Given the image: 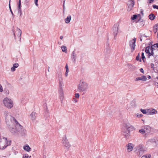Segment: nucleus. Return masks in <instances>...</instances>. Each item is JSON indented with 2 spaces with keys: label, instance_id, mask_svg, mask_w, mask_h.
I'll return each mask as SVG.
<instances>
[{
  "label": "nucleus",
  "instance_id": "f257e3e1",
  "mask_svg": "<svg viewBox=\"0 0 158 158\" xmlns=\"http://www.w3.org/2000/svg\"><path fill=\"white\" fill-rule=\"evenodd\" d=\"M13 124L10 125L9 127L10 132L14 135H24L26 133V130L23 129V127L15 120L12 122Z\"/></svg>",
  "mask_w": 158,
  "mask_h": 158
},
{
  "label": "nucleus",
  "instance_id": "f03ea898",
  "mask_svg": "<svg viewBox=\"0 0 158 158\" xmlns=\"http://www.w3.org/2000/svg\"><path fill=\"white\" fill-rule=\"evenodd\" d=\"M123 126L124 127L122 129L123 135L126 138L128 139L130 136V130H133L134 127L129 123L125 121Z\"/></svg>",
  "mask_w": 158,
  "mask_h": 158
},
{
  "label": "nucleus",
  "instance_id": "7ed1b4c3",
  "mask_svg": "<svg viewBox=\"0 0 158 158\" xmlns=\"http://www.w3.org/2000/svg\"><path fill=\"white\" fill-rule=\"evenodd\" d=\"M2 102L4 106L7 108L10 109L13 107L14 104L13 101L8 97L5 98Z\"/></svg>",
  "mask_w": 158,
  "mask_h": 158
},
{
  "label": "nucleus",
  "instance_id": "20e7f679",
  "mask_svg": "<svg viewBox=\"0 0 158 158\" xmlns=\"http://www.w3.org/2000/svg\"><path fill=\"white\" fill-rule=\"evenodd\" d=\"M11 141L7 140L6 138L0 139V149H5L7 146L10 145Z\"/></svg>",
  "mask_w": 158,
  "mask_h": 158
},
{
  "label": "nucleus",
  "instance_id": "39448f33",
  "mask_svg": "<svg viewBox=\"0 0 158 158\" xmlns=\"http://www.w3.org/2000/svg\"><path fill=\"white\" fill-rule=\"evenodd\" d=\"M89 88V85L86 81L84 80L80 81V92H85Z\"/></svg>",
  "mask_w": 158,
  "mask_h": 158
},
{
  "label": "nucleus",
  "instance_id": "423d86ee",
  "mask_svg": "<svg viewBox=\"0 0 158 158\" xmlns=\"http://www.w3.org/2000/svg\"><path fill=\"white\" fill-rule=\"evenodd\" d=\"M136 151L139 156H141L146 151L145 148L142 145H139L136 147Z\"/></svg>",
  "mask_w": 158,
  "mask_h": 158
},
{
  "label": "nucleus",
  "instance_id": "0eeeda50",
  "mask_svg": "<svg viewBox=\"0 0 158 158\" xmlns=\"http://www.w3.org/2000/svg\"><path fill=\"white\" fill-rule=\"evenodd\" d=\"M4 114L6 121H8L9 120H10L11 122L15 121L16 119L11 115L10 113L8 111H5L4 112Z\"/></svg>",
  "mask_w": 158,
  "mask_h": 158
},
{
  "label": "nucleus",
  "instance_id": "6e6552de",
  "mask_svg": "<svg viewBox=\"0 0 158 158\" xmlns=\"http://www.w3.org/2000/svg\"><path fill=\"white\" fill-rule=\"evenodd\" d=\"M141 111L143 114H153L157 113V111L154 109L151 110L149 109H142L140 110Z\"/></svg>",
  "mask_w": 158,
  "mask_h": 158
},
{
  "label": "nucleus",
  "instance_id": "1a4fd4ad",
  "mask_svg": "<svg viewBox=\"0 0 158 158\" xmlns=\"http://www.w3.org/2000/svg\"><path fill=\"white\" fill-rule=\"evenodd\" d=\"M62 143L64 146L66 148V149H68L71 147V145L68 142L66 136H64L63 137L62 140Z\"/></svg>",
  "mask_w": 158,
  "mask_h": 158
},
{
  "label": "nucleus",
  "instance_id": "9d476101",
  "mask_svg": "<svg viewBox=\"0 0 158 158\" xmlns=\"http://www.w3.org/2000/svg\"><path fill=\"white\" fill-rule=\"evenodd\" d=\"M119 24L118 23H117L115 24L113 28V35L114 37H115L118 33V30L119 29Z\"/></svg>",
  "mask_w": 158,
  "mask_h": 158
},
{
  "label": "nucleus",
  "instance_id": "9b49d317",
  "mask_svg": "<svg viewBox=\"0 0 158 158\" xmlns=\"http://www.w3.org/2000/svg\"><path fill=\"white\" fill-rule=\"evenodd\" d=\"M136 39L134 38L133 39L129 42V45L130 46L132 51H133L135 49V41Z\"/></svg>",
  "mask_w": 158,
  "mask_h": 158
},
{
  "label": "nucleus",
  "instance_id": "f8f14e48",
  "mask_svg": "<svg viewBox=\"0 0 158 158\" xmlns=\"http://www.w3.org/2000/svg\"><path fill=\"white\" fill-rule=\"evenodd\" d=\"M134 5V2L132 0L129 1L127 3L128 7L127 10L128 11H131Z\"/></svg>",
  "mask_w": 158,
  "mask_h": 158
},
{
  "label": "nucleus",
  "instance_id": "ddd939ff",
  "mask_svg": "<svg viewBox=\"0 0 158 158\" xmlns=\"http://www.w3.org/2000/svg\"><path fill=\"white\" fill-rule=\"evenodd\" d=\"M134 147V145L132 143H129L126 146L127 151L128 152H131Z\"/></svg>",
  "mask_w": 158,
  "mask_h": 158
},
{
  "label": "nucleus",
  "instance_id": "4468645a",
  "mask_svg": "<svg viewBox=\"0 0 158 158\" xmlns=\"http://www.w3.org/2000/svg\"><path fill=\"white\" fill-rule=\"evenodd\" d=\"M59 97L60 101L62 103L64 99V95L63 90H58Z\"/></svg>",
  "mask_w": 158,
  "mask_h": 158
},
{
  "label": "nucleus",
  "instance_id": "2eb2a0df",
  "mask_svg": "<svg viewBox=\"0 0 158 158\" xmlns=\"http://www.w3.org/2000/svg\"><path fill=\"white\" fill-rule=\"evenodd\" d=\"M59 86L58 90H63V88L64 86V85L62 79L59 80Z\"/></svg>",
  "mask_w": 158,
  "mask_h": 158
},
{
  "label": "nucleus",
  "instance_id": "dca6fc26",
  "mask_svg": "<svg viewBox=\"0 0 158 158\" xmlns=\"http://www.w3.org/2000/svg\"><path fill=\"white\" fill-rule=\"evenodd\" d=\"M143 129L146 134L149 133L151 131V128L148 126H144Z\"/></svg>",
  "mask_w": 158,
  "mask_h": 158
},
{
  "label": "nucleus",
  "instance_id": "f3484780",
  "mask_svg": "<svg viewBox=\"0 0 158 158\" xmlns=\"http://www.w3.org/2000/svg\"><path fill=\"white\" fill-rule=\"evenodd\" d=\"M147 79V78L145 76H142L140 77H138L135 78V81H137L139 80H141L143 81H145Z\"/></svg>",
  "mask_w": 158,
  "mask_h": 158
},
{
  "label": "nucleus",
  "instance_id": "a211bd4d",
  "mask_svg": "<svg viewBox=\"0 0 158 158\" xmlns=\"http://www.w3.org/2000/svg\"><path fill=\"white\" fill-rule=\"evenodd\" d=\"M19 64L17 63L13 64V66L11 68V71L12 72H14L15 70V69L18 67Z\"/></svg>",
  "mask_w": 158,
  "mask_h": 158
},
{
  "label": "nucleus",
  "instance_id": "6ab92c4d",
  "mask_svg": "<svg viewBox=\"0 0 158 158\" xmlns=\"http://www.w3.org/2000/svg\"><path fill=\"white\" fill-rule=\"evenodd\" d=\"M71 16L70 15H68L67 18L65 19L64 21L66 23L68 24L69 23L71 20Z\"/></svg>",
  "mask_w": 158,
  "mask_h": 158
},
{
  "label": "nucleus",
  "instance_id": "aec40b11",
  "mask_svg": "<svg viewBox=\"0 0 158 158\" xmlns=\"http://www.w3.org/2000/svg\"><path fill=\"white\" fill-rule=\"evenodd\" d=\"M35 114L36 113L35 112H32L30 116V118L32 120H34L36 118Z\"/></svg>",
  "mask_w": 158,
  "mask_h": 158
},
{
  "label": "nucleus",
  "instance_id": "412c9836",
  "mask_svg": "<svg viewBox=\"0 0 158 158\" xmlns=\"http://www.w3.org/2000/svg\"><path fill=\"white\" fill-rule=\"evenodd\" d=\"M24 149L28 152H29L31 150V148H30L29 146L28 145H26L23 146Z\"/></svg>",
  "mask_w": 158,
  "mask_h": 158
},
{
  "label": "nucleus",
  "instance_id": "4be33fe9",
  "mask_svg": "<svg viewBox=\"0 0 158 158\" xmlns=\"http://www.w3.org/2000/svg\"><path fill=\"white\" fill-rule=\"evenodd\" d=\"M128 68L132 71H134L136 69V67L134 65L131 64H127Z\"/></svg>",
  "mask_w": 158,
  "mask_h": 158
},
{
  "label": "nucleus",
  "instance_id": "5701e85b",
  "mask_svg": "<svg viewBox=\"0 0 158 158\" xmlns=\"http://www.w3.org/2000/svg\"><path fill=\"white\" fill-rule=\"evenodd\" d=\"M21 1L19 0L18 4V12H20V15L21 14Z\"/></svg>",
  "mask_w": 158,
  "mask_h": 158
},
{
  "label": "nucleus",
  "instance_id": "b1692460",
  "mask_svg": "<svg viewBox=\"0 0 158 158\" xmlns=\"http://www.w3.org/2000/svg\"><path fill=\"white\" fill-rule=\"evenodd\" d=\"M148 18L150 20H153L155 19L156 16L154 14L151 13L149 15Z\"/></svg>",
  "mask_w": 158,
  "mask_h": 158
},
{
  "label": "nucleus",
  "instance_id": "393cba45",
  "mask_svg": "<svg viewBox=\"0 0 158 158\" xmlns=\"http://www.w3.org/2000/svg\"><path fill=\"white\" fill-rule=\"evenodd\" d=\"M16 31L18 32V36L19 37L20 40H21V36L22 33L21 30L19 29H17L16 30Z\"/></svg>",
  "mask_w": 158,
  "mask_h": 158
},
{
  "label": "nucleus",
  "instance_id": "a878e982",
  "mask_svg": "<svg viewBox=\"0 0 158 158\" xmlns=\"http://www.w3.org/2000/svg\"><path fill=\"white\" fill-rule=\"evenodd\" d=\"M154 29L153 30V32L155 33H156L158 30V23L156 24L154 27Z\"/></svg>",
  "mask_w": 158,
  "mask_h": 158
},
{
  "label": "nucleus",
  "instance_id": "bb28decb",
  "mask_svg": "<svg viewBox=\"0 0 158 158\" xmlns=\"http://www.w3.org/2000/svg\"><path fill=\"white\" fill-rule=\"evenodd\" d=\"M61 49L62 50V51L64 52L65 53H66L67 52V48L66 47L64 46H62L61 47Z\"/></svg>",
  "mask_w": 158,
  "mask_h": 158
},
{
  "label": "nucleus",
  "instance_id": "cd10ccee",
  "mask_svg": "<svg viewBox=\"0 0 158 158\" xmlns=\"http://www.w3.org/2000/svg\"><path fill=\"white\" fill-rule=\"evenodd\" d=\"M72 56H71V58L74 61H75V55L74 53V51H73L72 53Z\"/></svg>",
  "mask_w": 158,
  "mask_h": 158
},
{
  "label": "nucleus",
  "instance_id": "c85d7f7f",
  "mask_svg": "<svg viewBox=\"0 0 158 158\" xmlns=\"http://www.w3.org/2000/svg\"><path fill=\"white\" fill-rule=\"evenodd\" d=\"M151 156V155L146 154L142 156L141 158H150Z\"/></svg>",
  "mask_w": 158,
  "mask_h": 158
},
{
  "label": "nucleus",
  "instance_id": "c756f323",
  "mask_svg": "<svg viewBox=\"0 0 158 158\" xmlns=\"http://www.w3.org/2000/svg\"><path fill=\"white\" fill-rule=\"evenodd\" d=\"M4 92L5 94L6 95H8L9 93V91L7 89H5L4 90Z\"/></svg>",
  "mask_w": 158,
  "mask_h": 158
},
{
  "label": "nucleus",
  "instance_id": "7c9ffc66",
  "mask_svg": "<svg viewBox=\"0 0 158 158\" xmlns=\"http://www.w3.org/2000/svg\"><path fill=\"white\" fill-rule=\"evenodd\" d=\"M147 142L148 143H149V142L152 143H153V142L155 143L156 142V141H155V139H150L148 140V141Z\"/></svg>",
  "mask_w": 158,
  "mask_h": 158
},
{
  "label": "nucleus",
  "instance_id": "2f4dec72",
  "mask_svg": "<svg viewBox=\"0 0 158 158\" xmlns=\"http://www.w3.org/2000/svg\"><path fill=\"white\" fill-rule=\"evenodd\" d=\"M139 132L142 134H144L145 133V131H144V130H143V128H142L141 129L139 130Z\"/></svg>",
  "mask_w": 158,
  "mask_h": 158
},
{
  "label": "nucleus",
  "instance_id": "473e14b6",
  "mask_svg": "<svg viewBox=\"0 0 158 158\" xmlns=\"http://www.w3.org/2000/svg\"><path fill=\"white\" fill-rule=\"evenodd\" d=\"M139 57H140V55H139V53L138 55H137V56L136 57V59L137 60H139L140 62H141V59H139Z\"/></svg>",
  "mask_w": 158,
  "mask_h": 158
},
{
  "label": "nucleus",
  "instance_id": "72a5a7b5",
  "mask_svg": "<svg viewBox=\"0 0 158 158\" xmlns=\"http://www.w3.org/2000/svg\"><path fill=\"white\" fill-rule=\"evenodd\" d=\"M10 1H9V8L10 11L12 15L14 16V14H13V12H12V10H11V6H10Z\"/></svg>",
  "mask_w": 158,
  "mask_h": 158
},
{
  "label": "nucleus",
  "instance_id": "f704fd0d",
  "mask_svg": "<svg viewBox=\"0 0 158 158\" xmlns=\"http://www.w3.org/2000/svg\"><path fill=\"white\" fill-rule=\"evenodd\" d=\"M137 17V15H134L131 17V19L132 20L135 19Z\"/></svg>",
  "mask_w": 158,
  "mask_h": 158
},
{
  "label": "nucleus",
  "instance_id": "c9c22d12",
  "mask_svg": "<svg viewBox=\"0 0 158 158\" xmlns=\"http://www.w3.org/2000/svg\"><path fill=\"white\" fill-rule=\"evenodd\" d=\"M31 157V156H29L27 154H25L23 156V158H30Z\"/></svg>",
  "mask_w": 158,
  "mask_h": 158
},
{
  "label": "nucleus",
  "instance_id": "e433bc0d",
  "mask_svg": "<svg viewBox=\"0 0 158 158\" xmlns=\"http://www.w3.org/2000/svg\"><path fill=\"white\" fill-rule=\"evenodd\" d=\"M69 69H66V72L65 73V76L66 77H67L68 75V73L69 72Z\"/></svg>",
  "mask_w": 158,
  "mask_h": 158
},
{
  "label": "nucleus",
  "instance_id": "4c0bfd02",
  "mask_svg": "<svg viewBox=\"0 0 158 158\" xmlns=\"http://www.w3.org/2000/svg\"><path fill=\"white\" fill-rule=\"evenodd\" d=\"M141 56H142V59L144 61V60L145 58V57L144 56V54L143 52H142V54H141Z\"/></svg>",
  "mask_w": 158,
  "mask_h": 158
},
{
  "label": "nucleus",
  "instance_id": "58836bf2",
  "mask_svg": "<svg viewBox=\"0 0 158 158\" xmlns=\"http://www.w3.org/2000/svg\"><path fill=\"white\" fill-rule=\"evenodd\" d=\"M3 91V89L2 86L0 84V92H2Z\"/></svg>",
  "mask_w": 158,
  "mask_h": 158
},
{
  "label": "nucleus",
  "instance_id": "ea45409f",
  "mask_svg": "<svg viewBox=\"0 0 158 158\" xmlns=\"http://www.w3.org/2000/svg\"><path fill=\"white\" fill-rule=\"evenodd\" d=\"M153 7L154 9H158V6H157L156 5H153Z\"/></svg>",
  "mask_w": 158,
  "mask_h": 158
},
{
  "label": "nucleus",
  "instance_id": "a19ab883",
  "mask_svg": "<svg viewBox=\"0 0 158 158\" xmlns=\"http://www.w3.org/2000/svg\"><path fill=\"white\" fill-rule=\"evenodd\" d=\"M38 0H35V3L36 6H38Z\"/></svg>",
  "mask_w": 158,
  "mask_h": 158
},
{
  "label": "nucleus",
  "instance_id": "79ce46f5",
  "mask_svg": "<svg viewBox=\"0 0 158 158\" xmlns=\"http://www.w3.org/2000/svg\"><path fill=\"white\" fill-rule=\"evenodd\" d=\"M136 116H137V117H138L140 118V117H142L143 116V115H142V114H137Z\"/></svg>",
  "mask_w": 158,
  "mask_h": 158
},
{
  "label": "nucleus",
  "instance_id": "37998d69",
  "mask_svg": "<svg viewBox=\"0 0 158 158\" xmlns=\"http://www.w3.org/2000/svg\"><path fill=\"white\" fill-rule=\"evenodd\" d=\"M75 97L76 98H78L79 97V94H75Z\"/></svg>",
  "mask_w": 158,
  "mask_h": 158
},
{
  "label": "nucleus",
  "instance_id": "c03bdc74",
  "mask_svg": "<svg viewBox=\"0 0 158 158\" xmlns=\"http://www.w3.org/2000/svg\"><path fill=\"white\" fill-rule=\"evenodd\" d=\"M73 101L74 102H77V100L75 98H73Z\"/></svg>",
  "mask_w": 158,
  "mask_h": 158
},
{
  "label": "nucleus",
  "instance_id": "a18cd8bd",
  "mask_svg": "<svg viewBox=\"0 0 158 158\" xmlns=\"http://www.w3.org/2000/svg\"><path fill=\"white\" fill-rule=\"evenodd\" d=\"M140 71L141 73H144V71H143V68H141V69H140Z\"/></svg>",
  "mask_w": 158,
  "mask_h": 158
},
{
  "label": "nucleus",
  "instance_id": "49530a36",
  "mask_svg": "<svg viewBox=\"0 0 158 158\" xmlns=\"http://www.w3.org/2000/svg\"><path fill=\"white\" fill-rule=\"evenodd\" d=\"M154 0H148V1H149L148 3H151L153 2L154 1Z\"/></svg>",
  "mask_w": 158,
  "mask_h": 158
},
{
  "label": "nucleus",
  "instance_id": "de8ad7c7",
  "mask_svg": "<svg viewBox=\"0 0 158 158\" xmlns=\"http://www.w3.org/2000/svg\"><path fill=\"white\" fill-rule=\"evenodd\" d=\"M64 3H65V1H64L63 4V10L64 11Z\"/></svg>",
  "mask_w": 158,
  "mask_h": 158
},
{
  "label": "nucleus",
  "instance_id": "09e8293b",
  "mask_svg": "<svg viewBox=\"0 0 158 158\" xmlns=\"http://www.w3.org/2000/svg\"><path fill=\"white\" fill-rule=\"evenodd\" d=\"M65 68L66 69H69V68H68V65L67 64H66V66H65Z\"/></svg>",
  "mask_w": 158,
  "mask_h": 158
},
{
  "label": "nucleus",
  "instance_id": "8fccbe9b",
  "mask_svg": "<svg viewBox=\"0 0 158 158\" xmlns=\"http://www.w3.org/2000/svg\"><path fill=\"white\" fill-rule=\"evenodd\" d=\"M63 36H60V39L61 40H62L63 39Z\"/></svg>",
  "mask_w": 158,
  "mask_h": 158
},
{
  "label": "nucleus",
  "instance_id": "3c124183",
  "mask_svg": "<svg viewBox=\"0 0 158 158\" xmlns=\"http://www.w3.org/2000/svg\"><path fill=\"white\" fill-rule=\"evenodd\" d=\"M151 66L152 68L154 66V64L152 63L151 64Z\"/></svg>",
  "mask_w": 158,
  "mask_h": 158
},
{
  "label": "nucleus",
  "instance_id": "603ef678",
  "mask_svg": "<svg viewBox=\"0 0 158 158\" xmlns=\"http://www.w3.org/2000/svg\"><path fill=\"white\" fill-rule=\"evenodd\" d=\"M84 71V69L82 68L81 69V72H83Z\"/></svg>",
  "mask_w": 158,
  "mask_h": 158
},
{
  "label": "nucleus",
  "instance_id": "864d4df0",
  "mask_svg": "<svg viewBox=\"0 0 158 158\" xmlns=\"http://www.w3.org/2000/svg\"><path fill=\"white\" fill-rule=\"evenodd\" d=\"M30 1V0H25V1L27 2H29Z\"/></svg>",
  "mask_w": 158,
  "mask_h": 158
},
{
  "label": "nucleus",
  "instance_id": "5fc2aeb1",
  "mask_svg": "<svg viewBox=\"0 0 158 158\" xmlns=\"http://www.w3.org/2000/svg\"><path fill=\"white\" fill-rule=\"evenodd\" d=\"M148 78H149V79H150L151 78V76H148Z\"/></svg>",
  "mask_w": 158,
  "mask_h": 158
},
{
  "label": "nucleus",
  "instance_id": "6e6d98bb",
  "mask_svg": "<svg viewBox=\"0 0 158 158\" xmlns=\"http://www.w3.org/2000/svg\"><path fill=\"white\" fill-rule=\"evenodd\" d=\"M49 68H50L49 67H48V71L49 72Z\"/></svg>",
  "mask_w": 158,
  "mask_h": 158
},
{
  "label": "nucleus",
  "instance_id": "4d7b16f0",
  "mask_svg": "<svg viewBox=\"0 0 158 158\" xmlns=\"http://www.w3.org/2000/svg\"><path fill=\"white\" fill-rule=\"evenodd\" d=\"M140 41H142V39L141 38H140Z\"/></svg>",
  "mask_w": 158,
  "mask_h": 158
},
{
  "label": "nucleus",
  "instance_id": "13d9d810",
  "mask_svg": "<svg viewBox=\"0 0 158 158\" xmlns=\"http://www.w3.org/2000/svg\"><path fill=\"white\" fill-rule=\"evenodd\" d=\"M157 38H158V32H157Z\"/></svg>",
  "mask_w": 158,
  "mask_h": 158
},
{
  "label": "nucleus",
  "instance_id": "bf43d9fd",
  "mask_svg": "<svg viewBox=\"0 0 158 158\" xmlns=\"http://www.w3.org/2000/svg\"><path fill=\"white\" fill-rule=\"evenodd\" d=\"M156 78L158 80V77H157Z\"/></svg>",
  "mask_w": 158,
  "mask_h": 158
},
{
  "label": "nucleus",
  "instance_id": "052dcab7",
  "mask_svg": "<svg viewBox=\"0 0 158 158\" xmlns=\"http://www.w3.org/2000/svg\"><path fill=\"white\" fill-rule=\"evenodd\" d=\"M15 36V34H14Z\"/></svg>",
  "mask_w": 158,
  "mask_h": 158
}]
</instances>
